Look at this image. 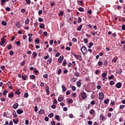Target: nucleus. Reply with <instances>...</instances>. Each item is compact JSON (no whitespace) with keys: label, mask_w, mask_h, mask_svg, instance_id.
<instances>
[{"label":"nucleus","mask_w":125,"mask_h":125,"mask_svg":"<svg viewBox=\"0 0 125 125\" xmlns=\"http://www.w3.org/2000/svg\"><path fill=\"white\" fill-rule=\"evenodd\" d=\"M63 59H64V56H60L58 59V62L59 63H61L63 61Z\"/></svg>","instance_id":"obj_5"},{"label":"nucleus","mask_w":125,"mask_h":125,"mask_svg":"<svg viewBox=\"0 0 125 125\" xmlns=\"http://www.w3.org/2000/svg\"><path fill=\"white\" fill-rule=\"evenodd\" d=\"M8 97L9 98H10V97H11L12 98H13V97H14V94H13V93H11L9 95H8Z\"/></svg>","instance_id":"obj_24"},{"label":"nucleus","mask_w":125,"mask_h":125,"mask_svg":"<svg viewBox=\"0 0 125 125\" xmlns=\"http://www.w3.org/2000/svg\"><path fill=\"white\" fill-rule=\"evenodd\" d=\"M51 61H52V58H49L46 62L47 65H49L51 63Z\"/></svg>","instance_id":"obj_9"},{"label":"nucleus","mask_w":125,"mask_h":125,"mask_svg":"<svg viewBox=\"0 0 125 125\" xmlns=\"http://www.w3.org/2000/svg\"><path fill=\"white\" fill-rule=\"evenodd\" d=\"M55 5V2L53 1L50 4V6H54Z\"/></svg>","instance_id":"obj_49"},{"label":"nucleus","mask_w":125,"mask_h":125,"mask_svg":"<svg viewBox=\"0 0 125 125\" xmlns=\"http://www.w3.org/2000/svg\"><path fill=\"white\" fill-rule=\"evenodd\" d=\"M81 50L83 55H86V53H87V49L84 46L82 47Z\"/></svg>","instance_id":"obj_1"},{"label":"nucleus","mask_w":125,"mask_h":125,"mask_svg":"<svg viewBox=\"0 0 125 125\" xmlns=\"http://www.w3.org/2000/svg\"><path fill=\"white\" fill-rule=\"evenodd\" d=\"M63 99L64 98L63 97H60L58 98V101H59V102H61L63 101Z\"/></svg>","instance_id":"obj_30"},{"label":"nucleus","mask_w":125,"mask_h":125,"mask_svg":"<svg viewBox=\"0 0 125 125\" xmlns=\"http://www.w3.org/2000/svg\"><path fill=\"white\" fill-rule=\"evenodd\" d=\"M35 43H36V44H39V43H40V39H37V40H36L35 41Z\"/></svg>","instance_id":"obj_33"},{"label":"nucleus","mask_w":125,"mask_h":125,"mask_svg":"<svg viewBox=\"0 0 125 125\" xmlns=\"http://www.w3.org/2000/svg\"><path fill=\"white\" fill-rule=\"evenodd\" d=\"M55 119L57 121H59V120L60 119V116H59V115H56V117H55Z\"/></svg>","instance_id":"obj_42"},{"label":"nucleus","mask_w":125,"mask_h":125,"mask_svg":"<svg viewBox=\"0 0 125 125\" xmlns=\"http://www.w3.org/2000/svg\"><path fill=\"white\" fill-rule=\"evenodd\" d=\"M93 43L92 42H90L89 44L88 48H91V46H93Z\"/></svg>","instance_id":"obj_31"},{"label":"nucleus","mask_w":125,"mask_h":125,"mask_svg":"<svg viewBox=\"0 0 125 125\" xmlns=\"http://www.w3.org/2000/svg\"><path fill=\"white\" fill-rule=\"evenodd\" d=\"M74 76H75V77H77V78L80 77V73L78 71H76L74 73Z\"/></svg>","instance_id":"obj_15"},{"label":"nucleus","mask_w":125,"mask_h":125,"mask_svg":"<svg viewBox=\"0 0 125 125\" xmlns=\"http://www.w3.org/2000/svg\"><path fill=\"white\" fill-rule=\"evenodd\" d=\"M81 22H82V18H81L80 17H78V21H77V23H78L79 24H80V23H81Z\"/></svg>","instance_id":"obj_32"},{"label":"nucleus","mask_w":125,"mask_h":125,"mask_svg":"<svg viewBox=\"0 0 125 125\" xmlns=\"http://www.w3.org/2000/svg\"><path fill=\"white\" fill-rule=\"evenodd\" d=\"M94 113H95V110H94V109H92L89 110V113L90 115H94Z\"/></svg>","instance_id":"obj_11"},{"label":"nucleus","mask_w":125,"mask_h":125,"mask_svg":"<svg viewBox=\"0 0 125 125\" xmlns=\"http://www.w3.org/2000/svg\"><path fill=\"white\" fill-rule=\"evenodd\" d=\"M72 42H78V40L77 38H73Z\"/></svg>","instance_id":"obj_47"},{"label":"nucleus","mask_w":125,"mask_h":125,"mask_svg":"<svg viewBox=\"0 0 125 125\" xmlns=\"http://www.w3.org/2000/svg\"><path fill=\"white\" fill-rule=\"evenodd\" d=\"M13 116L14 118H17V114H16V112L15 111L13 112Z\"/></svg>","instance_id":"obj_41"},{"label":"nucleus","mask_w":125,"mask_h":125,"mask_svg":"<svg viewBox=\"0 0 125 125\" xmlns=\"http://www.w3.org/2000/svg\"><path fill=\"white\" fill-rule=\"evenodd\" d=\"M17 113L18 115H21V114H23V113H24V111L21 109H18L17 110Z\"/></svg>","instance_id":"obj_4"},{"label":"nucleus","mask_w":125,"mask_h":125,"mask_svg":"<svg viewBox=\"0 0 125 125\" xmlns=\"http://www.w3.org/2000/svg\"><path fill=\"white\" fill-rule=\"evenodd\" d=\"M123 72V70H122V68H119L117 69L116 70V74H119V75H121Z\"/></svg>","instance_id":"obj_6"},{"label":"nucleus","mask_w":125,"mask_h":125,"mask_svg":"<svg viewBox=\"0 0 125 125\" xmlns=\"http://www.w3.org/2000/svg\"><path fill=\"white\" fill-rule=\"evenodd\" d=\"M11 48H12V45L9 44V46H8V49L9 50H10V49H11Z\"/></svg>","instance_id":"obj_48"},{"label":"nucleus","mask_w":125,"mask_h":125,"mask_svg":"<svg viewBox=\"0 0 125 125\" xmlns=\"http://www.w3.org/2000/svg\"><path fill=\"white\" fill-rule=\"evenodd\" d=\"M78 10H79V11H81V12H83V11L84 9H83V7H80L78 9Z\"/></svg>","instance_id":"obj_43"},{"label":"nucleus","mask_w":125,"mask_h":125,"mask_svg":"<svg viewBox=\"0 0 125 125\" xmlns=\"http://www.w3.org/2000/svg\"><path fill=\"white\" fill-rule=\"evenodd\" d=\"M21 78H22V79L23 81H26L27 80L26 79H28V76H27V75H24V76L22 75V76H21Z\"/></svg>","instance_id":"obj_12"},{"label":"nucleus","mask_w":125,"mask_h":125,"mask_svg":"<svg viewBox=\"0 0 125 125\" xmlns=\"http://www.w3.org/2000/svg\"><path fill=\"white\" fill-rule=\"evenodd\" d=\"M5 40H4V38H2L1 39V41L0 42V45H4V44L5 43Z\"/></svg>","instance_id":"obj_8"},{"label":"nucleus","mask_w":125,"mask_h":125,"mask_svg":"<svg viewBox=\"0 0 125 125\" xmlns=\"http://www.w3.org/2000/svg\"><path fill=\"white\" fill-rule=\"evenodd\" d=\"M62 91L64 92L66 90V87H65L64 86V85H62Z\"/></svg>","instance_id":"obj_37"},{"label":"nucleus","mask_w":125,"mask_h":125,"mask_svg":"<svg viewBox=\"0 0 125 125\" xmlns=\"http://www.w3.org/2000/svg\"><path fill=\"white\" fill-rule=\"evenodd\" d=\"M107 76V73H103L102 75V77L103 78H106V77Z\"/></svg>","instance_id":"obj_29"},{"label":"nucleus","mask_w":125,"mask_h":125,"mask_svg":"<svg viewBox=\"0 0 125 125\" xmlns=\"http://www.w3.org/2000/svg\"><path fill=\"white\" fill-rule=\"evenodd\" d=\"M83 28V25H80L79 27L77 28V31H81Z\"/></svg>","instance_id":"obj_36"},{"label":"nucleus","mask_w":125,"mask_h":125,"mask_svg":"<svg viewBox=\"0 0 125 125\" xmlns=\"http://www.w3.org/2000/svg\"><path fill=\"white\" fill-rule=\"evenodd\" d=\"M21 12L22 13H25V12H26V10L24 8H22L21 9Z\"/></svg>","instance_id":"obj_53"},{"label":"nucleus","mask_w":125,"mask_h":125,"mask_svg":"<svg viewBox=\"0 0 125 125\" xmlns=\"http://www.w3.org/2000/svg\"><path fill=\"white\" fill-rule=\"evenodd\" d=\"M114 78V75H111V76L108 77L109 80H113V78Z\"/></svg>","instance_id":"obj_46"},{"label":"nucleus","mask_w":125,"mask_h":125,"mask_svg":"<svg viewBox=\"0 0 125 125\" xmlns=\"http://www.w3.org/2000/svg\"><path fill=\"white\" fill-rule=\"evenodd\" d=\"M48 77V74H44L43 75V78H45V79H47Z\"/></svg>","instance_id":"obj_60"},{"label":"nucleus","mask_w":125,"mask_h":125,"mask_svg":"<svg viewBox=\"0 0 125 125\" xmlns=\"http://www.w3.org/2000/svg\"><path fill=\"white\" fill-rule=\"evenodd\" d=\"M13 122H14V124H15V125H17V124L19 123L18 119H17L16 121L15 120V119H13Z\"/></svg>","instance_id":"obj_19"},{"label":"nucleus","mask_w":125,"mask_h":125,"mask_svg":"<svg viewBox=\"0 0 125 125\" xmlns=\"http://www.w3.org/2000/svg\"><path fill=\"white\" fill-rule=\"evenodd\" d=\"M104 65L105 67H107V66H108V61L107 60H104Z\"/></svg>","instance_id":"obj_16"},{"label":"nucleus","mask_w":125,"mask_h":125,"mask_svg":"<svg viewBox=\"0 0 125 125\" xmlns=\"http://www.w3.org/2000/svg\"><path fill=\"white\" fill-rule=\"evenodd\" d=\"M62 72V70L61 69H59V70L58 71V75H61Z\"/></svg>","instance_id":"obj_59"},{"label":"nucleus","mask_w":125,"mask_h":125,"mask_svg":"<svg viewBox=\"0 0 125 125\" xmlns=\"http://www.w3.org/2000/svg\"><path fill=\"white\" fill-rule=\"evenodd\" d=\"M35 112H38V106L36 105L34 108Z\"/></svg>","instance_id":"obj_57"},{"label":"nucleus","mask_w":125,"mask_h":125,"mask_svg":"<svg viewBox=\"0 0 125 125\" xmlns=\"http://www.w3.org/2000/svg\"><path fill=\"white\" fill-rule=\"evenodd\" d=\"M125 105H121L120 106V109H124V108H125Z\"/></svg>","instance_id":"obj_63"},{"label":"nucleus","mask_w":125,"mask_h":125,"mask_svg":"<svg viewBox=\"0 0 125 125\" xmlns=\"http://www.w3.org/2000/svg\"><path fill=\"white\" fill-rule=\"evenodd\" d=\"M114 83H115V82H114V81H111L110 82L109 84L110 85H113V84H114Z\"/></svg>","instance_id":"obj_51"},{"label":"nucleus","mask_w":125,"mask_h":125,"mask_svg":"<svg viewBox=\"0 0 125 125\" xmlns=\"http://www.w3.org/2000/svg\"><path fill=\"white\" fill-rule=\"evenodd\" d=\"M40 29H44V24L43 23H41L40 26H39Z\"/></svg>","instance_id":"obj_23"},{"label":"nucleus","mask_w":125,"mask_h":125,"mask_svg":"<svg viewBox=\"0 0 125 125\" xmlns=\"http://www.w3.org/2000/svg\"><path fill=\"white\" fill-rule=\"evenodd\" d=\"M81 97L83 98V99H85L86 98V93L83 92L81 95Z\"/></svg>","instance_id":"obj_3"},{"label":"nucleus","mask_w":125,"mask_h":125,"mask_svg":"<svg viewBox=\"0 0 125 125\" xmlns=\"http://www.w3.org/2000/svg\"><path fill=\"white\" fill-rule=\"evenodd\" d=\"M63 14L64 13H63L62 11L60 12L59 15H60L61 16H63Z\"/></svg>","instance_id":"obj_56"},{"label":"nucleus","mask_w":125,"mask_h":125,"mask_svg":"<svg viewBox=\"0 0 125 125\" xmlns=\"http://www.w3.org/2000/svg\"><path fill=\"white\" fill-rule=\"evenodd\" d=\"M53 116H54V114H53V113H51L48 115L49 118H52L53 117Z\"/></svg>","instance_id":"obj_38"},{"label":"nucleus","mask_w":125,"mask_h":125,"mask_svg":"<svg viewBox=\"0 0 125 125\" xmlns=\"http://www.w3.org/2000/svg\"><path fill=\"white\" fill-rule=\"evenodd\" d=\"M30 22V20L29 19H26L25 21V25H28Z\"/></svg>","instance_id":"obj_21"},{"label":"nucleus","mask_w":125,"mask_h":125,"mask_svg":"<svg viewBox=\"0 0 125 125\" xmlns=\"http://www.w3.org/2000/svg\"><path fill=\"white\" fill-rule=\"evenodd\" d=\"M116 87H117V88H121L122 87V83L118 82L116 84Z\"/></svg>","instance_id":"obj_7"},{"label":"nucleus","mask_w":125,"mask_h":125,"mask_svg":"<svg viewBox=\"0 0 125 125\" xmlns=\"http://www.w3.org/2000/svg\"><path fill=\"white\" fill-rule=\"evenodd\" d=\"M68 104H70V103H73V100H72L71 99H68Z\"/></svg>","instance_id":"obj_39"},{"label":"nucleus","mask_w":125,"mask_h":125,"mask_svg":"<svg viewBox=\"0 0 125 125\" xmlns=\"http://www.w3.org/2000/svg\"><path fill=\"white\" fill-rule=\"evenodd\" d=\"M100 117L101 120H102V121H105V120H106V118H105V117H104V115L103 114H101Z\"/></svg>","instance_id":"obj_17"},{"label":"nucleus","mask_w":125,"mask_h":125,"mask_svg":"<svg viewBox=\"0 0 125 125\" xmlns=\"http://www.w3.org/2000/svg\"><path fill=\"white\" fill-rule=\"evenodd\" d=\"M77 81V78H73L71 79V82H72L73 83H76Z\"/></svg>","instance_id":"obj_26"},{"label":"nucleus","mask_w":125,"mask_h":125,"mask_svg":"<svg viewBox=\"0 0 125 125\" xmlns=\"http://www.w3.org/2000/svg\"><path fill=\"white\" fill-rule=\"evenodd\" d=\"M9 54L11 55V56H12L14 54V52L13 51H10Z\"/></svg>","instance_id":"obj_50"},{"label":"nucleus","mask_w":125,"mask_h":125,"mask_svg":"<svg viewBox=\"0 0 125 125\" xmlns=\"http://www.w3.org/2000/svg\"><path fill=\"white\" fill-rule=\"evenodd\" d=\"M83 42L84 43H87L88 42V40H87V39H84Z\"/></svg>","instance_id":"obj_52"},{"label":"nucleus","mask_w":125,"mask_h":125,"mask_svg":"<svg viewBox=\"0 0 125 125\" xmlns=\"http://www.w3.org/2000/svg\"><path fill=\"white\" fill-rule=\"evenodd\" d=\"M15 93L17 94V95H20L21 92H19V91H16Z\"/></svg>","instance_id":"obj_55"},{"label":"nucleus","mask_w":125,"mask_h":125,"mask_svg":"<svg viewBox=\"0 0 125 125\" xmlns=\"http://www.w3.org/2000/svg\"><path fill=\"white\" fill-rule=\"evenodd\" d=\"M78 4L79 5H83V1L80 0V1H78Z\"/></svg>","instance_id":"obj_40"},{"label":"nucleus","mask_w":125,"mask_h":125,"mask_svg":"<svg viewBox=\"0 0 125 125\" xmlns=\"http://www.w3.org/2000/svg\"><path fill=\"white\" fill-rule=\"evenodd\" d=\"M71 88H72V90H73V91H75V90L76 89V86H72L71 87Z\"/></svg>","instance_id":"obj_45"},{"label":"nucleus","mask_w":125,"mask_h":125,"mask_svg":"<svg viewBox=\"0 0 125 125\" xmlns=\"http://www.w3.org/2000/svg\"><path fill=\"white\" fill-rule=\"evenodd\" d=\"M1 24L3 26H6V25H7V23L4 21H1Z\"/></svg>","instance_id":"obj_25"},{"label":"nucleus","mask_w":125,"mask_h":125,"mask_svg":"<svg viewBox=\"0 0 125 125\" xmlns=\"http://www.w3.org/2000/svg\"><path fill=\"white\" fill-rule=\"evenodd\" d=\"M91 105H95V102L94 101H92L90 103Z\"/></svg>","instance_id":"obj_61"},{"label":"nucleus","mask_w":125,"mask_h":125,"mask_svg":"<svg viewBox=\"0 0 125 125\" xmlns=\"http://www.w3.org/2000/svg\"><path fill=\"white\" fill-rule=\"evenodd\" d=\"M44 113V110L43 109H41L40 111H39V115H42Z\"/></svg>","instance_id":"obj_20"},{"label":"nucleus","mask_w":125,"mask_h":125,"mask_svg":"<svg viewBox=\"0 0 125 125\" xmlns=\"http://www.w3.org/2000/svg\"><path fill=\"white\" fill-rule=\"evenodd\" d=\"M32 55H33L34 59H35L36 58V57H37V56L38 55V53L37 52H34L33 53Z\"/></svg>","instance_id":"obj_22"},{"label":"nucleus","mask_w":125,"mask_h":125,"mask_svg":"<svg viewBox=\"0 0 125 125\" xmlns=\"http://www.w3.org/2000/svg\"><path fill=\"white\" fill-rule=\"evenodd\" d=\"M21 66H24L25 65V61H22L21 63Z\"/></svg>","instance_id":"obj_58"},{"label":"nucleus","mask_w":125,"mask_h":125,"mask_svg":"<svg viewBox=\"0 0 125 125\" xmlns=\"http://www.w3.org/2000/svg\"><path fill=\"white\" fill-rule=\"evenodd\" d=\"M26 2V4L29 5L31 4V0H25Z\"/></svg>","instance_id":"obj_35"},{"label":"nucleus","mask_w":125,"mask_h":125,"mask_svg":"<svg viewBox=\"0 0 125 125\" xmlns=\"http://www.w3.org/2000/svg\"><path fill=\"white\" fill-rule=\"evenodd\" d=\"M103 98H104V94L102 92H100L99 93V99L100 100H103Z\"/></svg>","instance_id":"obj_2"},{"label":"nucleus","mask_w":125,"mask_h":125,"mask_svg":"<svg viewBox=\"0 0 125 125\" xmlns=\"http://www.w3.org/2000/svg\"><path fill=\"white\" fill-rule=\"evenodd\" d=\"M76 58L78 60H80V61H82V56H79V55H76Z\"/></svg>","instance_id":"obj_18"},{"label":"nucleus","mask_w":125,"mask_h":125,"mask_svg":"<svg viewBox=\"0 0 125 125\" xmlns=\"http://www.w3.org/2000/svg\"><path fill=\"white\" fill-rule=\"evenodd\" d=\"M30 78H31V79H32V80H34V79H35L36 76H35V75H31L30 76Z\"/></svg>","instance_id":"obj_54"},{"label":"nucleus","mask_w":125,"mask_h":125,"mask_svg":"<svg viewBox=\"0 0 125 125\" xmlns=\"http://www.w3.org/2000/svg\"><path fill=\"white\" fill-rule=\"evenodd\" d=\"M16 26L18 28H20V27H21V24H20V22L17 21V23H16Z\"/></svg>","instance_id":"obj_14"},{"label":"nucleus","mask_w":125,"mask_h":125,"mask_svg":"<svg viewBox=\"0 0 125 125\" xmlns=\"http://www.w3.org/2000/svg\"><path fill=\"white\" fill-rule=\"evenodd\" d=\"M8 93V91L4 90L3 92V94H4V95H6V94H7Z\"/></svg>","instance_id":"obj_44"},{"label":"nucleus","mask_w":125,"mask_h":125,"mask_svg":"<svg viewBox=\"0 0 125 125\" xmlns=\"http://www.w3.org/2000/svg\"><path fill=\"white\" fill-rule=\"evenodd\" d=\"M67 65V62H66V60H64L62 63V66H65Z\"/></svg>","instance_id":"obj_34"},{"label":"nucleus","mask_w":125,"mask_h":125,"mask_svg":"<svg viewBox=\"0 0 125 125\" xmlns=\"http://www.w3.org/2000/svg\"><path fill=\"white\" fill-rule=\"evenodd\" d=\"M109 99H106L104 101V104H109Z\"/></svg>","instance_id":"obj_28"},{"label":"nucleus","mask_w":125,"mask_h":125,"mask_svg":"<svg viewBox=\"0 0 125 125\" xmlns=\"http://www.w3.org/2000/svg\"><path fill=\"white\" fill-rule=\"evenodd\" d=\"M18 106H19V105L18 104V103H16L13 105V109H17V108H18Z\"/></svg>","instance_id":"obj_10"},{"label":"nucleus","mask_w":125,"mask_h":125,"mask_svg":"<svg viewBox=\"0 0 125 125\" xmlns=\"http://www.w3.org/2000/svg\"><path fill=\"white\" fill-rule=\"evenodd\" d=\"M78 87H80L81 85H82V83H81V80H79L78 82H77L76 83Z\"/></svg>","instance_id":"obj_13"},{"label":"nucleus","mask_w":125,"mask_h":125,"mask_svg":"<svg viewBox=\"0 0 125 125\" xmlns=\"http://www.w3.org/2000/svg\"><path fill=\"white\" fill-rule=\"evenodd\" d=\"M122 30H125V25H123L122 26Z\"/></svg>","instance_id":"obj_64"},{"label":"nucleus","mask_w":125,"mask_h":125,"mask_svg":"<svg viewBox=\"0 0 125 125\" xmlns=\"http://www.w3.org/2000/svg\"><path fill=\"white\" fill-rule=\"evenodd\" d=\"M16 44H17V45H20V44H21V43L20 42V41H17L16 42Z\"/></svg>","instance_id":"obj_62"},{"label":"nucleus","mask_w":125,"mask_h":125,"mask_svg":"<svg viewBox=\"0 0 125 125\" xmlns=\"http://www.w3.org/2000/svg\"><path fill=\"white\" fill-rule=\"evenodd\" d=\"M24 97L25 98H28L29 97V94L27 92H25L24 94Z\"/></svg>","instance_id":"obj_27"}]
</instances>
